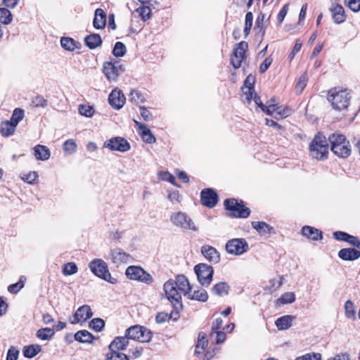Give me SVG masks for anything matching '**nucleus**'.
Returning a JSON list of instances; mask_svg holds the SVG:
<instances>
[{"instance_id": "c9c22d12", "label": "nucleus", "mask_w": 360, "mask_h": 360, "mask_svg": "<svg viewBox=\"0 0 360 360\" xmlns=\"http://www.w3.org/2000/svg\"><path fill=\"white\" fill-rule=\"evenodd\" d=\"M75 339L83 343L91 342L93 339V335L89 331L82 330L75 334Z\"/></svg>"}, {"instance_id": "e2e57ef3", "label": "nucleus", "mask_w": 360, "mask_h": 360, "mask_svg": "<svg viewBox=\"0 0 360 360\" xmlns=\"http://www.w3.org/2000/svg\"><path fill=\"white\" fill-rule=\"evenodd\" d=\"M19 351L13 347H11L7 352L6 360H17Z\"/></svg>"}, {"instance_id": "680f3d73", "label": "nucleus", "mask_w": 360, "mask_h": 360, "mask_svg": "<svg viewBox=\"0 0 360 360\" xmlns=\"http://www.w3.org/2000/svg\"><path fill=\"white\" fill-rule=\"evenodd\" d=\"M276 104H268L262 105V111L269 115H275L276 108Z\"/></svg>"}, {"instance_id": "393cba45", "label": "nucleus", "mask_w": 360, "mask_h": 360, "mask_svg": "<svg viewBox=\"0 0 360 360\" xmlns=\"http://www.w3.org/2000/svg\"><path fill=\"white\" fill-rule=\"evenodd\" d=\"M252 226L262 236H269L274 233V228L264 221H252Z\"/></svg>"}, {"instance_id": "bf43d9fd", "label": "nucleus", "mask_w": 360, "mask_h": 360, "mask_svg": "<svg viewBox=\"0 0 360 360\" xmlns=\"http://www.w3.org/2000/svg\"><path fill=\"white\" fill-rule=\"evenodd\" d=\"M347 6L354 12L360 11V0H345Z\"/></svg>"}, {"instance_id": "f8f14e48", "label": "nucleus", "mask_w": 360, "mask_h": 360, "mask_svg": "<svg viewBox=\"0 0 360 360\" xmlns=\"http://www.w3.org/2000/svg\"><path fill=\"white\" fill-rule=\"evenodd\" d=\"M194 271L199 283L202 285L207 287L212 279L214 274L212 267L205 264H198L195 266Z\"/></svg>"}, {"instance_id": "69168bd1", "label": "nucleus", "mask_w": 360, "mask_h": 360, "mask_svg": "<svg viewBox=\"0 0 360 360\" xmlns=\"http://www.w3.org/2000/svg\"><path fill=\"white\" fill-rule=\"evenodd\" d=\"M288 7H289V4H286L283 6L281 10L280 11V12L277 16V21L279 25H281L283 22L285 15H287V13L288 11Z\"/></svg>"}, {"instance_id": "49530a36", "label": "nucleus", "mask_w": 360, "mask_h": 360, "mask_svg": "<svg viewBox=\"0 0 360 360\" xmlns=\"http://www.w3.org/2000/svg\"><path fill=\"white\" fill-rule=\"evenodd\" d=\"M23 117L24 111L20 108H15L9 121L17 127L18 122L23 119Z\"/></svg>"}, {"instance_id": "473e14b6", "label": "nucleus", "mask_w": 360, "mask_h": 360, "mask_svg": "<svg viewBox=\"0 0 360 360\" xmlns=\"http://www.w3.org/2000/svg\"><path fill=\"white\" fill-rule=\"evenodd\" d=\"M186 297L190 300L205 302L208 298V295L205 290L200 289L195 290L193 292H192L191 290L189 291L188 294L186 295Z\"/></svg>"}, {"instance_id": "4be33fe9", "label": "nucleus", "mask_w": 360, "mask_h": 360, "mask_svg": "<svg viewBox=\"0 0 360 360\" xmlns=\"http://www.w3.org/2000/svg\"><path fill=\"white\" fill-rule=\"evenodd\" d=\"M338 256L345 261H354L360 257V251L355 248H342L339 251Z\"/></svg>"}, {"instance_id": "423d86ee", "label": "nucleus", "mask_w": 360, "mask_h": 360, "mask_svg": "<svg viewBox=\"0 0 360 360\" xmlns=\"http://www.w3.org/2000/svg\"><path fill=\"white\" fill-rule=\"evenodd\" d=\"M169 219L174 226L179 229L194 231L198 230L192 219L186 212L181 211L172 212L169 216Z\"/></svg>"}, {"instance_id": "c756f323", "label": "nucleus", "mask_w": 360, "mask_h": 360, "mask_svg": "<svg viewBox=\"0 0 360 360\" xmlns=\"http://www.w3.org/2000/svg\"><path fill=\"white\" fill-rule=\"evenodd\" d=\"M302 233L308 238L314 240H319L322 238L321 231L311 226H304L302 229Z\"/></svg>"}, {"instance_id": "58836bf2", "label": "nucleus", "mask_w": 360, "mask_h": 360, "mask_svg": "<svg viewBox=\"0 0 360 360\" xmlns=\"http://www.w3.org/2000/svg\"><path fill=\"white\" fill-rule=\"evenodd\" d=\"M40 350L41 348L39 345H30L23 348L22 353L25 357L31 359L35 356Z\"/></svg>"}, {"instance_id": "a19ab883", "label": "nucleus", "mask_w": 360, "mask_h": 360, "mask_svg": "<svg viewBox=\"0 0 360 360\" xmlns=\"http://www.w3.org/2000/svg\"><path fill=\"white\" fill-rule=\"evenodd\" d=\"M77 143L73 139H68L64 142L63 149L65 155H71L77 150Z\"/></svg>"}, {"instance_id": "412c9836", "label": "nucleus", "mask_w": 360, "mask_h": 360, "mask_svg": "<svg viewBox=\"0 0 360 360\" xmlns=\"http://www.w3.org/2000/svg\"><path fill=\"white\" fill-rule=\"evenodd\" d=\"M201 252L210 262L217 264L220 261L219 252L213 247L204 245L201 248Z\"/></svg>"}, {"instance_id": "a878e982", "label": "nucleus", "mask_w": 360, "mask_h": 360, "mask_svg": "<svg viewBox=\"0 0 360 360\" xmlns=\"http://www.w3.org/2000/svg\"><path fill=\"white\" fill-rule=\"evenodd\" d=\"M33 150L37 160L45 161L50 158L51 152L47 146L39 144L34 146Z\"/></svg>"}, {"instance_id": "f03ea898", "label": "nucleus", "mask_w": 360, "mask_h": 360, "mask_svg": "<svg viewBox=\"0 0 360 360\" xmlns=\"http://www.w3.org/2000/svg\"><path fill=\"white\" fill-rule=\"evenodd\" d=\"M328 141L321 133L316 134L309 145L310 155L318 160H323L328 155Z\"/></svg>"}, {"instance_id": "20e7f679", "label": "nucleus", "mask_w": 360, "mask_h": 360, "mask_svg": "<svg viewBox=\"0 0 360 360\" xmlns=\"http://www.w3.org/2000/svg\"><path fill=\"white\" fill-rule=\"evenodd\" d=\"M129 344L125 334L124 336L115 338L108 347L110 353L107 354L106 360H129L126 354L119 352L124 350Z\"/></svg>"}, {"instance_id": "5fc2aeb1", "label": "nucleus", "mask_w": 360, "mask_h": 360, "mask_svg": "<svg viewBox=\"0 0 360 360\" xmlns=\"http://www.w3.org/2000/svg\"><path fill=\"white\" fill-rule=\"evenodd\" d=\"M307 82V76L306 74H303L300 78L295 86V91L300 94L305 88Z\"/></svg>"}, {"instance_id": "2eb2a0df", "label": "nucleus", "mask_w": 360, "mask_h": 360, "mask_svg": "<svg viewBox=\"0 0 360 360\" xmlns=\"http://www.w3.org/2000/svg\"><path fill=\"white\" fill-rule=\"evenodd\" d=\"M200 200L204 206L212 208L218 201V195L213 189L205 188L201 191Z\"/></svg>"}, {"instance_id": "0e129e2a", "label": "nucleus", "mask_w": 360, "mask_h": 360, "mask_svg": "<svg viewBox=\"0 0 360 360\" xmlns=\"http://www.w3.org/2000/svg\"><path fill=\"white\" fill-rule=\"evenodd\" d=\"M32 103L34 107H45L47 105V101L42 96H37L32 100Z\"/></svg>"}, {"instance_id": "b1692460", "label": "nucleus", "mask_w": 360, "mask_h": 360, "mask_svg": "<svg viewBox=\"0 0 360 360\" xmlns=\"http://www.w3.org/2000/svg\"><path fill=\"white\" fill-rule=\"evenodd\" d=\"M106 24V14L101 8H97L94 13V18L93 20L94 27L97 29H103Z\"/></svg>"}, {"instance_id": "f704fd0d", "label": "nucleus", "mask_w": 360, "mask_h": 360, "mask_svg": "<svg viewBox=\"0 0 360 360\" xmlns=\"http://www.w3.org/2000/svg\"><path fill=\"white\" fill-rule=\"evenodd\" d=\"M16 127L9 120H6L0 123V132L4 136L11 135L15 130Z\"/></svg>"}, {"instance_id": "e433bc0d", "label": "nucleus", "mask_w": 360, "mask_h": 360, "mask_svg": "<svg viewBox=\"0 0 360 360\" xmlns=\"http://www.w3.org/2000/svg\"><path fill=\"white\" fill-rule=\"evenodd\" d=\"M13 20V15L11 12L6 8H0V22L3 25H8Z\"/></svg>"}, {"instance_id": "4468645a", "label": "nucleus", "mask_w": 360, "mask_h": 360, "mask_svg": "<svg viewBox=\"0 0 360 360\" xmlns=\"http://www.w3.org/2000/svg\"><path fill=\"white\" fill-rule=\"evenodd\" d=\"M103 147L110 150H117L124 153L130 149V144L125 139L117 136L105 141Z\"/></svg>"}, {"instance_id": "4c0bfd02", "label": "nucleus", "mask_w": 360, "mask_h": 360, "mask_svg": "<svg viewBox=\"0 0 360 360\" xmlns=\"http://www.w3.org/2000/svg\"><path fill=\"white\" fill-rule=\"evenodd\" d=\"M210 340L214 344H221L224 342L226 338L225 333L219 330L211 332L209 335Z\"/></svg>"}, {"instance_id": "f257e3e1", "label": "nucleus", "mask_w": 360, "mask_h": 360, "mask_svg": "<svg viewBox=\"0 0 360 360\" xmlns=\"http://www.w3.org/2000/svg\"><path fill=\"white\" fill-rule=\"evenodd\" d=\"M163 288L166 297L174 304H181L182 296L186 297L192 290L188 278L182 274L178 275L174 280L169 279L164 283Z\"/></svg>"}, {"instance_id": "aec40b11", "label": "nucleus", "mask_w": 360, "mask_h": 360, "mask_svg": "<svg viewBox=\"0 0 360 360\" xmlns=\"http://www.w3.org/2000/svg\"><path fill=\"white\" fill-rule=\"evenodd\" d=\"M333 21L336 24H340L345 21L346 15L344 8L338 4H333L330 8Z\"/></svg>"}, {"instance_id": "338daca9", "label": "nucleus", "mask_w": 360, "mask_h": 360, "mask_svg": "<svg viewBox=\"0 0 360 360\" xmlns=\"http://www.w3.org/2000/svg\"><path fill=\"white\" fill-rule=\"evenodd\" d=\"M273 62V58L269 56L265 58L264 61L260 65L259 71L261 73L265 72Z\"/></svg>"}, {"instance_id": "5701e85b", "label": "nucleus", "mask_w": 360, "mask_h": 360, "mask_svg": "<svg viewBox=\"0 0 360 360\" xmlns=\"http://www.w3.org/2000/svg\"><path fill=\"white\" fill-rule=\"evenodd\" d=\"M254 84L255 77L252 75H249L246 77L244 82V87H243V91L245 95V99L248 103H250L252 101V95L254 94Z\"/></svg>"}, {"instance_id": "f3484780", "label": "nucleus", "mask_w": 360, "mask_h": 360, "mask_svg": "<svg viewBox=\"0 0 360 360\" xmlns=\"http://www.w3.org/2000/svg\"><path fill=\"white\" fill-rule=\"evenodd\" d=\"M121 66L117 63H112L111 62H105L103 66V72L107 79L110 81L117 80Z\"/></svg>"}, {"instance_id": "2f4dec72", "label": "nucleus", "mask_w": 360, "mask_h": 360, "mask_svg": "<svg viewBox=\"0 0 360 360\" xmlns=\"http://www.w3.org/2000/svg\"><path fill=\"white\" fill-rule=\"evenodd\" d=\"M84 41L90 49H94L101 44L102 39L98 34H91L84 38Z\"/></svg>"}, {"instance_id": "a18cd8bd", "label": "nucleus", "mask_w": 360, "mask_h": 360, "mask_svg": "<svg viewBox=\"0 0 360 360\" xmlns=\"http://www.w3.org/2000/svg\"><path fill=\"white\" fill-rule=\"evenodd\" d=\"M78 269L75 263L68 262L63 266V274L65 276H70L77 272Z\"/></svg>"}, {"instance_id": "13d9d810", "label": "nucleus", "mask_w": 360, "mask_h": 360, "mask_svg": "<svg viewBox=\"0 0 360 360\" xmlns=\"http://www.w3.org/2000/svg\"><path fill=\"white\" fill-rule=\"evenodd\" d=\"M79 112L82 115L91 117L94 114V109L89 105H81L79 107Z\"/></svg>"}, {"instance_id": "a211bd4d", "label": "nucleus", "mask_w": 360, "mask_h": 360, "mask_svg": "<svg viewBox=\"0 0 360 360\" xmlns=\"http://www.w3.org/2000/svg\"><path fill=\"white\" fill-rule=\"evenodd\" d=\"M110 258L112 263L118 265L126 264L131 261V257L128 253L120 248H115L110 251Z\"/></svg>"}, {"instance_id": "c03bdc74", "label": "nucleus", "mask_w": 360, "mask_h": 360, "mask_svg": "<svg viewBox=\"0 0 360 360\" xmlns=\"http://www.w3.org/2000/svg\"><path fill=\"white\" fill-rule=\"evenodd\" d=\"M345 316L348 319H356L355 306L351 300H347L345 303Z\"/></svg>"}, {"instance_id": "3c124183", "label": "nucleus", "mask_w": 360, "mask_h": 360, "mask_svg": "<svg viewBox=\"0 0 360 360\" xmlns=\"http://www.w3.org/2000/svg\"><path fill=\"white\" fill-rule=\"evenodd\" d=\"M276 108L278 110H276V114L274 117L278 119V117H287L291 114V109L288 107L278 106L276 105Z\"/></svg>"}, {"instance_id": "79ce46f5", "label": "nucleus", "mask_w": 360, "mask_h": 360, "mask_svg": "<svg viewBox=\"0 0 360 360\" xmlns=\"http://www.w3.org/2000/svg\"><path fill=\"white\" fill-rule=\"evenodd\" d=\"M25 281L26 278L25 276H20L18 282L11 284L8 287V292L12 294H16L24 287Z\"/></svg>"}, {"instance_id": "ddd939ff", "label": "nucleus", "mask_w": 360, "mask_h": 360, "mask_svg": "<svg viewBox=\"0 0 360 360\" xmlns=\"http://www.w3.org/2000/svg\"><path fill=\"white\" fill-rule=\"evenodd\" d=\"M248 47V43L244 41L236 45L231 56V63L235 69L240 67L242 61L245 58V53Z\"/></svg>"}, {"instance_id": "37998d69", "label": "nucleus", "mask_w": 360, "mask_h": 360, "mask_svg": "<svg viewBox=\"0 0 360 360\" xmlns=\"http://www.w3.org/2000/svg\"><path fill=\"white\" fill-rule=\"evenodd\" d=\"M136 12L143 21H146L151 17V8L148 6H140L136 9Z\"/></svg>"}, {"instance_id": "bb28decb", "label": "nucleus", "mask_w": 360, "mask_h": 360, "mask_svg": "<svg viewBox=\"0 0 360 360\" xmlns=\"http://www.w3.org/2000/svg\"><path fill=\"white\" fill-rule=\"evenodd\" d=\"M295 317L292 315H285L276 319L275 324L278 330H284L290 328Z\"/></svg>"}, {"instance_id": "774afa93", "label": "nucleus", "mask_w": 360, "mask_h": 360, "mask_svg": "<svg viewBox=\"0 0 360 360\" xmlns=\"http://www.w3.org/2000/svg\"><path fill=\"white\" fill-rule=\"evenodd\" d=\"M327 360H351V356L348 352H340Z\"/></svg>"}, {"instance_id": "cd10ccee", "label": "nucleus", "mask_w": 360, "mask_h": 360, "mask_svg": "<svg viewBox=\"0 0 360 360\" xmlns=\"http://www.w3.org/2000/svg\"><path fill=\"white\" fill-rule=\"evenodd\" d=\"M135 123L139 126L140 135L142 139L148 143H153L155 142L156 139L152 134L150 129L145 124H139L138 122L135 121Z\"/></svg>"}, {"instance_id": "6e6552de", "label": "nucleus", "mask_w": 360, "mask_h": 360, "mask_svg": "<svg viewBox=\"0 0 360 360\" xmlns=\"http://www.w3.org/2000/svg\"><path fill=\"white\" fill-rule=\"evenodd\" d=\"M125 335L128 340L139 341L141 342H148L152 338L150 330L141 326H133L125 331Z\"/></svg>"}, {"instance_id": "72a5a7b5", "label": "nucleus", "mask_w": 360, "mask_h": 360, "mask_svg": "<svg viewBox=\"0 0 360 360\" xmlns=\"http://www.w3.org/2000/svg\"><path fill=\"white\" fill-rule=\"evenodd\" d=\"M229 289L230 287L227 283L219 282L212 288V292L219 296H223L228 294Z\"/></svg>"}, {"instance_id": "dca6fc26", "label": "nucleus", "mask_w": 360, "mask_h": 360, "mask_svg": "<svg viewBox=\"0 0 360 360\" xmlns=\"http://www.w3.org/2000/svg\"><path fill=\"white\" fill-rule=\"evenodd\" d=\"M110 105L116 110H120L125 103V97L121 90L115 89L108 96Z\"/></svg>"}, {"instance_id": "0eeeda50", "label": "nucleus", "mask_w": 360, "mask_h": 360, "mask_svg": "<svg viewBox=\"0 0 360 360\" xmlns=\"http://www.w3.org/2000/svg\"><path fill=\"white\" fill-rule=\"evenodd\" d=\"M91 271L98 277L112 283H117V279L111 276L107 264L101 259H94L89 264Z\"/></svg>"}, {"instance_id": "6e6d98bb", "label": "nucleus", "mask_w": 360, "mask_h": 360, "mask_svg": "<svg viewBox=\"0 0 360 360\" xmlns=\"http://www.w3.org/2000/svg\"><path fill=\"white\" fill-rule=\"evenodd\" d=\"M167 198L172 204L180 203L181 200V196L176 190L169 191Z\"/></svg>"}, {"instance_id": "c85d7f7f", "label": "nucleus", "mask_w": 360, "mask_h": 360, "mask_svg": "<svg viewBox=\"0 0 360 360\" xmlns=\"http://www.w3.org/2000/svg\"><path fill=\"white\" fill-rule=\"evenodd\" d=\"M270 16L265 19V15L260 13L257 18L255 22V28L259 30V33L261 34L262 37H264L266 32V29L269 25Z\"/></svg>"}, {"instance_id": "8fccbe9b", "label": "nucleus", "mask_w": 360, "mask_h": 360, "mask_svg": "<svg viewBox=\"0 0 360 360\" xmlns=\"http://www.w3.org/2000/svg\"><path fill=\"white\" fill-rule=\"evenodd\" d=\"M322 355L319 352L307 353L304 355L297 356L295 360H321Z\"/></svg>"}, {"instance_id": "052dcab7", "label": "nucleus", "mask_w": 360, "mask_h": 360, "mask_svg": "<svg viewBox=\"0 0 360 360\" xmlns=\"http://www.w3.org/2000/svg\"><path fill=\"white\" fill-rule=\"evenodd\" d=\"M302 45V43L300 41V39H296L294 47H293L292 51L288 55V58L290 59V60H292L294 58L295 54L300 51V50L301 49Z\"/></svg>"}, {"instance_id": "7ed1b4c3", "label": "nucleus", "mask_w": 360, "mask_h": 360, "mask_svg": "<svg viewBox=\"0 0 360 360\" xmlns=\"http://www.w3.org/2000/svg\"><path fill=\"white\" fill-rule=\"evenodd\" d=\"M330 143V150L337 156L346 158L351 153V147L349 141L346 137L340 134L334 133L328 138Z\"/></svg>"}, {"instance_id": "6ab92c4d", "label": "nucleus", "mask_w": 360, "mask_h": 360, "mask_svg": "<svg viewBox=\"0 0 360 360\" xmlns=\"http://www.w3.org/2000/svg\"><path fill=\"white\" fill-rule=\"evenodd\" d=\"M93 313L91 307L87 304L82 305L75 311L73 316L74 320L72 321V323L75 324L79 322H85L90 319Z\"/></svg>"}, {"instance_id": "ea45409f", "label": "nucleus", "mask_w": 360, "mask_h": 360, "mask_svg": "<svg viewBox=\"0 0 360 360\" xmlns=\"http://www.w3.org/2000/svg\"><path fill=\"white\" fill-rule=\"evenodd\" d=\"M54 335V331L53 329L50 328H44L39 329L37 331L36 335L37 337L42 340H50L52 336Z\"/></svg>"}, {"instance_id": "09e8293b", "label": "nucleus", "mask_w": 360, "mask_h": 360, "mask_svg": "<svg viewBox=\"0 0 360 360\" xmlns=\"http://www.w3.org/2000/svg\"><path fill=\"white\" fill-rule=\"evenodd\" d=\"M126 53V46L125 45L120 41H117L115 43L114 49L112 50V53L116 57H122Z\"/></svg>"}, {"instance_id": "864d4df0", "label": "nucleus", "mask_w": 360, "mask_h": 360, "mask_svg": "<svg viewBox=\"0 0 360 360\" xmlns=\"http://www.w3.org/2000/svg\"><path fill=\"white\" fill-rule=\"evenodd\" d=\"M129 100L134 103L138 104L143 102L142 94L137 90H132L129 94Z\"/></svg>"}, {"instance_id": "39448f33", "label": "nucleus", "mask_w": 360, "mask_h": 360, "mask_svg": "<svg viewBox=\"0 0 360 360\" xmlns=\"http://www.w3.org/2000/svg\"><path fill=\"white\" fill-rule=\"evenodd\" d=\"M328 100L331 103L333 109L342 110L349 105L350 96L346 89L334 88L328 91Z\"/></svg>"}, {"instance_id": "9d476101", "label": "nucleus", "mask_w": 360, "mask_h": 360, "mask_svg": "<svg viewBox=\"0 0 360 360\" xmlns=\"http://www.w3.org/2000/svg\"><path fill=\"white\" fill-rule=\"evenodd\" d=\"M224 206L230 212V216L240 218H247L250 213V210L245 207L243 202H238L236 199H227L224 201Z\"/></svg>"}, {"instance_id": "4d7b16f0", "label": "nucleus", "mask_w": 360, "mask_h": 360, "mask_svg": "<svg viewBox=\"0 0 360 360\" xmlns=\"http://www.w3.org/2000/svg\"><path fill=\"white\" fill-rule=\"evenodd\" d=\"M207 345H208V340L206 339V334L203 332L199 333L195 347L207 348Z\"/></svg>"}, {"instance_id": "9b49d317", "label": "nucleus", "mask_w": 360, "mask_h": 360, "mask_svg": "<svg viewBox=\"0 0 360 360\" xmlns=\"http://www.w3.org/2000/svg\"><path fill=\"white\" fill-rule=\"evenodd\" d=\"M249 249L248 242L245 238H238L229 240L225 245L226 251L229 254L235 256L241 255Z\"/></svg>"}, {"instance_id": "7c9ffc66", "label": "nucleus", "mask_w": 360, "mask_h": 360, "mask_svg": "<svg viewBox=\"0 0 360 360\" xmlns=\"http://www.w3.org/2000/svg\"><path fill=\"white\" fill-rule=\"evenodd\" d=\"M61 46L65 50L73 51L75 49H80L81 44L79 42L75 41L70 37H62L60 39Z\"/></svg>"}, {"instance_id": "1a4fd4ad", "label": "nucleus", "mask_w": 360, "mask_h": 360, "mask_svg": "<svg viewBox=\"0 0 360 360\" xmlns=\"http://www.w3.org/2000/svg\"><path fill=\"white\" fill-rule=\"evenodd\" d=\"M125 274L130 280H134L150 285L153 282V276L139 266H129L127 268Z\"/></svg>"}, {"instance_id": "603ef678", "label": "nucleus", "mask_w": 360, "mask_h": 360, "mask_svg": "<svg viewBox=\"0 0 360 360\" xmlns=\"http://www.w3.org/2000/svg\"><path fill=\"white\" fill-rule=\"evenodd\" d=\"M104 326V321L99 318L94 319L89 323V327L96 332L101 331Z\"/></svg>"}, {"instance_id": "de8ad7c7", "label": "nucleus", "mask_w": 360, "mask_h": 360, "mask_svg": "<svg viewBox=\"0 0 360 360\" xmlns=\"http://www.w3.org/2000/svg\"><path fill=\"white\" fill-rule=\"evenodd\" d=\"M295 294L291 292L284 293L278 299V302L282 304H290L295 302Z\"/></svg>"}]
</instances>
